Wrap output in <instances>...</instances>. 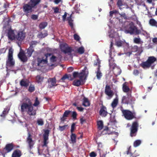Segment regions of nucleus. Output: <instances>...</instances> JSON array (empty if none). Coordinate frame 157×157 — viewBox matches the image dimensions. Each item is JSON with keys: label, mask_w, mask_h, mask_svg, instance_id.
Instances as JSON below:
<instances>
[{"label": "nucleus", "mask_w": 157, "mask_h": 157, "mask_svg": "<svg viewBox=\"0 0 157 157\" xmlns=\"http://www.w3.org/2000/svg\"><path fill=\"white\" fill-rule=\"evenodd\" d=\"M40 0H30L29 4L34 7L38 4Z\"/></svg>", "instance_id": "obj_29"}, {"label": "nucleus", "mask_w": 157, "mask_h": 157, "mask_svg": "<svg viewBox=\"0 0 157 157\" xmlns=\"http://www.w3.org/2000/svg\"><path fill=\"white\" fill-rule=\"evenodd\" d=\"M100 61L99 59L98 58L97 59V61L95 62L94 63V66L95 67V68H97V69H100L101 67Z\"/></svg>", "instance_id": "obj_34"}, {"label": "nucleus", "mask_w": 157, "mask_h": 157, "mask_svg": "<svg viewBox=\"0 0 157 157\" xmlns=\"http://www.w3.org/2000/svg\"><path fill=\"white\" fill-rule=\"evenodd\" d=\"M134 42L136 44H142L143 42L142 41L139 37L135 38L134 39Z\"/></svg>", "instance_id": "obj_38"}, {"label": "nucleus", "mask_w": 157, "mask_h": 157, "mask_svg": "<svg viewBox=\"0 0 157 157\" xmlns=\"http://www.w3.org/2000/svg\"><path fill=\"white\" fill-rule=\"evenodd\" d=\"M156 58L153 56L149 57L147 60L142 62L141 65L142 67L149 68L152 66V64L156 60Z\"/></svg>", "instance_id": "obj_5"}, {"label": "nucleus", "mask_w": 157, "mask_h": 157, "mask_svg": "<svg viewBox=\"0 0 157 157\" xmlns=\"http://www.w3.org/2000/svg\"><path fill=\"white\" fill-rule=\"evenodd\" d=\"M25 33L23 31L18 32L17 35H16L15 40L21 41L25 38Z\"/></svg>", "instance_id": "obj_14"}, {"label": "nucleus", "mask_w": 157, "mask_h": 157, "mask_svg": "<svg viewBox=\"0 0 157 157\" xmlns=\"http://www.w3.org/2000/svg\"><path fill=\"white\" fill-rule=\"evenodd\" d=\"M139 73V72L137 69H135L133 71V73L135 75H138Z\"/></svg>", "instance_id": "obj_62"}, {"label": "nucleus", "mask_w": 157, "mask_h": 157, "mask_svg": "<svg viewBox=\"0 0 157 157\" xmlns=\"http://www.w3.org/2000/svg\"><path fill=\"white\" fill-rule=\"evenodd\" d=\"M71 112V111L69 110H66L64 113L63 117L60 118L61 122H63L66 119L65 117H68Z\"/></svg>", "instance_id": "obj_22"}, {"label": "nucleus", "mask_w": 157, "mask_h": 157, "mask_svg": "<svg viewBox=\"0 0 157 157\" xmlns=\"http://www.w3.org/2000/svg\"><path fill=\"white\" fill-rule=\"evenodd\" d=\"M67 126H68L67 124L64 125L63 126H59V129L61 131H63V130H64L67 127Z\"/></svg>", "instance_id": "obj_49"}, {"label": "nucleus", "mask_w": 157, "mask_h": 157, "mask_svg": "<svg viewBox=\"0 0 157 157\" xmlns=\"http://www.w3.org/2000/svg\"><path fill=\"white\" fill-rule=\"evenodd\" d=\"M138 127L139 124L137 121H135L132 123L130 128V135L131 137L135 136L136 135Z\"/></svg>", "instance_id": "obj_6"}, {"label": "nucleus", "mask_w": 157, "mask_h": 157, "mask_svg": "<svg viewBox=\"0 0 157 157\" xmlns=\"http://www.w3.org/2000/svg\"><path fill=\"white\" fill-rule=\"evenodd\" d=\"M123 42L121 40H119L116 42V45L120 47L121 46Z\"/></svg>", "instance_id": "obj_52"}, {"label": "nucleus", "mask_w": 157, "mask_h": 157, "mask_svg": "<svg viewBox=\"0 0 157 157\" xmlns=\"http://www.w3.org/2000/svg\"><path fill=\"white\" fill-rule=\"evenodd\" d=\"M14 147V144L12 143L7 144L4 148V150H6L5 153H9L13 149Z\"/></svg>", "instance_id": "obj_17"}, {"label": "nucleus", "mask_w": 157, "mask_h": 157, "mask_svg": "<svg viewBox=\"0 0 157 157\" xmlns=\"http://www.w3.org/2000/svg\"><path fill=\"white\" fill-rule=\"evenodd\" d=\"M97 124L99 130H101L103 128V124L102 121H98Z\"/></svg>", "instance_id": "obj_35"}, {"label": "nucleus", "mask_w": 157, "mask_h": 157, "mask_svg": "<svg viewBox=\"0 0 157 157\" xmlns=\"http://www.w3.org/2000/svg\"><path fill=\"white\" fill-rule=\"evenodd\" d=\"M109 37L112 38L114 37L116 33L114 32L113 30H111L110 32L109 33Z\"/></svg>", "instance_id": "obj_50"}, {"label": "nucleus", "mask_w": 157, "mask_h": 157, "mask_svg": "<svg viewBox=\"0 0 157 157\" xmlns=\"http://www.w3.org/2000/svg\"><path fill=\"white\" fill-rule=\"evenodd\" d=\"M10 110L8 107H6L4 109L2 114L1 115V116L3 117H5L6 115L8 113Z\"/></svg>", "instance_id": "obj_32"}, {"label": "nucleus", "mask_w": 157, "mask_h": 157, "mask_svg": "<svg viewBox=\"0 0 157 157\" xmlns=\"http://www.w3.org/2000/svg\"><path fill=\"white\" fill-rule=\"evenodd\" d=\"M22 155L21 151L19 149H16L13 152L12 157H20Z\"/></svg>", "instance_id": "obj_24"}, {"label": "nucleus", "mask_w": 157, "mask_h": 157, "mask_svg": "<svg viewBox=\"0 0 157 157\" xmlns=\"http://www.w3.org/2000/svg\"><path fill=\"white\" fill-rule=\"evenodd\" d=\"M48 82L49 83L48 87L51 88L53 86H57L56 84V79L55 78H49L48 80Z\"/></svg>", "instance_id": "obj_15"}, {"label": "nucleus", "mask_w": 157, "mask_h": 157, "mask_svg": "<svg viewBox=\"0 0 157 157\" xmlns=\"http://www.w3.org/2000/svg\"><path fill=\"white\" fill-rule=\"evenodd\" d=\"M18 56L20 59L23 62H25L27 60V58L23 52H20L18 55Z\"/></svg>", "instance_id": "obj_23"}, {"label": "nucleus", "mask_w": 157, "mask_h": 157, "mask_svg": "<svg viewBox=\"0 0 157 157\" xmlns=\"http://www.w3.org/2000/svg\"><path fill=\"white\" fill-rule=\"evenodd\" d=\"M48 34L47 32H45L44 33H40L39 34L38 37L40 38H43L47 36Z\"/></svg>", "instance_id": "obj_45"}, {"label": "nucleus", "mask_w": 157, "mask_h": 157, "mask_svg": "<svg viewBox=\"0 0 157 157\" xmlns=\"http://www.w3.org/2000/svg\"><path fill=\"white\" fill-rule=\"evenodd\" d=\"M57 58L56 56H52L50 58V60L52 62H54L57 60Z\"/></svg>", "instance_id": "obj_54"}, {"label": "nucleus", "mask_w": 157, "mask_h": 157, "mask_svg": "<svg viewBox=\"0 0 157 157\" xmlns=\"http://www.w3.org/2000/svg\"><path fill=\"white\" fill-rule=\"evenodd\" d=\"M75 128V124L73 123L72 124L71 126V129L70 131L71 133H73Z\"/></svg>", "instance_id": "obj_46"}, {"label": "nucleus", "mask_w": 157, "mask_h": 157, "mask_svg": "<svg viewBox=\"0 0 157 157\" xmlns=\"http://www.w3.org/2000/svg\"><path fill=\"white\" fill-rule=\"evenodd\" d=\"M153 42L155 44H157V37H155L152 39Z\"/></svg>", "instance_id": "obj_64"}, {"label": "nucleus", "mask_w": 157, "mask_h": 157, "mask_svg": "<svg viewBox=\"0 0 157 157\" xmlns=\"http://www.w3.org/2000/svg\"><path fill=\"white\" fill-rule=\"evenodd\" d=\"M13 50L12 48L9 49L8 59L6 61L7 68L12 67L14 65L15 61L13 57Z\"/></svg>", "instance_id": "obj_4"}, {"label": "nucleus", "mask_w": 157, "mask_h": 157, "mask_svg": "<svg viewBox=\"0 0 157 157\" xmlns=\"http://www.w3.org/2000/svg\"><path fill=\"white\" fill-rule=\"evenodd\" d=\"M44 79V77L41 75H37L35 78V82L38 84H42Z\"/></svg>", "instance_id": "obj_21"}, {"label": "nucleus", "mask_w": 157, "mask_h": 157, "mask_svg": "<svg viewBox=\"0 0 157 157\" xmlns=\"http://www.w3.org/2000/svg\"><path fill=\"white\" fill-rule=\"evenodd\" d=\"M88 69H83L80 73L78 72L74 71L72 73L73 77L74 78H80V76H82L83 77H87L89 72Z\"/></svg>", "instance_id": "obj_7"}, {"label": "nucleus", "mask_w": 157, "mask_h": 157, "mask_svg": "<svg viewBox=\"0 0 157 157\" xmlns=\"http://www.w3.org/2000/svg\"><path fill=\"white\" fill-rule=\"evenodd\" d=\"M53 9L54 13H57L59 12V8L57 7L53 8Z\"/></svg>", "instance_id": "obj_59"}, {"label": "nucleus", "mask_w": 157, "mask_h": 157, "mask_svg": "<svg viewBox=\"0 0 157 157\" xmlns=\"http://www.w3.org/2000/svg\"><path fill=\"white\" fill-rule=\"evenodd\" d=\"M64 49H62V51L65 54H67L71 57L73 55L75 54V52L80 54H82L84 52V49L83 47H81L75 49V50L72 49L70 47H69L67 44L65 45Z\"/></svg>", "instance_id": "obj_2"}, {"label": "nucleus", "mask_w": 157, "mask_h": 157, "mask_svg": "<svg viewBox=\"0 0 157 157\" xmlns=\"http://www.w3.org/2000/svg\"><path fill=\"white\" fill-rule=\"evenodd\" d=\"M40 104L37 97H36L34 103L33 104L31 100L29 98L25 99L21 106V111L22 113H25L30 116H35L36 114V109L33 106H37Z\"/></svg>", "instance_id": "obj_1"}, {"label": "nucleus", "mask_w": 157, "mask_h": 157, "mask_svg": "<svg viewBox=\"0 0 157 157\" xmlns=\"http://www.w3.org/2000/svg\"><path fill=\"white\" fill-rule=\"evenodd\" d=\"M90 156L91 157H95L97 156V154L95 152L93 151L90 153Z\"/></svg>", "instance_id": "obj_57"}, {"label": "nucleus", "mask_w": 157, "mask_h": 157, "mask_svg": "<svg viewBox=\"0 0 157 157\" xmlns=\"http://www.w3.org/2000/svg\"><path fill=\"white\" fill-rule=\"evenodd\" d=\"M20 84L21 86L27 87L29 86V83L24 79H23L20 81Z\"/></svg>", "instance_id": "obj_26"}, {"label": "nucleus", "mask_w": 157, "mask_h": 157, "mask_svg": "<svg viewBox=\"0 0 157 157\" xmlns=\"http://www.w3.org/2000/svg\"><path fill=\"white\" fill-rule=\"evenodd\" d=\"M118 103V99L117 97H116L113 101L111 103V106L113 108L115 107Z\"/></svg>", "instance_id": "obj_33"}, {"label": "nucleus", "mask_w": 157, "mask_h": 157, "mask_svg": "<svg viewBox=\"0 0 157 157\" xmlns=\"http://www.w3.org/2000/svg\"><path fill=\"white\" fill-rule=\"evenodd\" d=\"M102 147V144L101 143H99L98 144V149L99 151V153L100 154V157H105V155H101V153L103 152V150L101 149Z\"/></svg>", "instance_id": "obj_27"}, {"label": "nucleus", "mask_w": 157, "mask_h": 157, "mask_svg": "<svg viewBox=\"0 0 157 157\" xmlns=\"http://www.w3.org/2000/svg\"><path fill=\"white\" fill-rule=\"evenodd\" d=\"M122 103L128 104L129 103V101L127 100V98L124 96L122 98Z\"/></svg>", "instance_id": "obj_40"}, {"label": "nucleus", "mask_w": 157, "mask_h": 157, "mask_svg": "<svg viewBox=\"0 0 157 157\" xmlns=\"http://www.w3.org/2000/svg\"><path fill=\"white\" fill-rule=\"evenodd\" d=\"M136 152V151H135L134 153L132 154V152L129 151V150L127 151V155H129L130 157L132 156V157H136V156H139V155L136 154L135 153Z\"/></svg>", "instance_id": "obj_41"}, {"label": "nucleus", "mask_w": 157, "mask_h": 157, "mask_svg": "<svg viewBox=\"0 0 157 157\" xmlns=\"http://www.w3.org/2000/svg\"><path fill=\"white\" fill-rule=\"evenodd\" d=\"M141 144V141L140 140H137L135 141L133 143V146L135 147L138 146Z\"/></svg>", "instance_id": "obj_42"}, {"label": "nucleus", "mask_w": 157, "mask_h": 157, "mask_svg": "<svg viewBox=\"0 0 157 157\" xmlns=\"http://www.w3.org/2000/svg\"><path fill=\"white\" fill-rule=\"evenodd\" d=\"M90 105V102L88 99L84 97L83 99V101L82 103V105L86 107L89 106Z\"/></svg>", "instance_id": "obj_31"}, {"label": "nucleus", "mask_w": 157, "mask_h": 157, "mask_svg": "<svg viewBox=\"0 0 157 157\" xmlns=\"http://www.w3.org/2000/svg\"><path fill=\"white\" fill-rule=\"evenodd\" d=\"M34 51L33 48V47H30L27 50V56L29 57L31 56Z\"/></svg>", "instance_id": "obj_30"}, {"label": "nucleus", "mask_w": 157, "mask_h": 157, "mask_svg": "<svg viewBox=\"0 0 157 157\" xmlns=\"http://www.w3.org/2000/svg\"><path fill=\"white\" fill-rule=\"evenodd\" d=\"M99 115L102 117H105L108 114L106 107L103 105L100 107V109L99 112Z\"/></svg>", "instance_id": "obj_11"}, {"label": "nucleus", "mask_w": 157, "mask_h": 157, "mask_svg": "<svg viewBox=\"0 0 157 157\" xmlns=\"http://www.w3.org/2000/svg\"><path fill=\"white\" fill-rule=\"evenodd\" d=\"M150 24L152 26H157V23L154 19H151L149 21Z\"/></svg>", "instance_id": "obj_44"}, {"label": "nucleus", "mask_w": 157, "mask_h": 157, "mask_svg": "<svg viewBox=\"0 0 157 157\" xmlns=\"http://www.w3.org/2000/svg\"><path fill=\"white\" fill-rule=\"evenodd\" d=\"M38 16L37 15H32L31 16V18L33 20H36L38 18Z\"/></svg>", "instance_id": "obj_60"}, {"label": "nucleus", "mask_w": 157, "mask_h": 157, "mask_svg": "<svg viewBox=\"0 0 157 157\" xmlns=\"http://www.w3.org/2000/svg\"><path fill=\"white\" fill-rule=\"evenodd\" d=\"M122 112L124 117L127 120H130L136 118L135 113H132L129 110H123Z\"/></svg>", "instance_id": "obj_8"}, {"label": "nucleus", "mask_w": 157, "mask_h": 157, "mask_svg": "<svg viewBox=\"0 0 157 157\" xmlns=\"http://www.w3.org/2000/svg\"><path fill=\"white\" fill-rule=\"evenodd\" d=\"M35 90V88L34 85L31 84L29 87V88L28 89V91L29 92L32 93Z\"/></svg>", "instance_id": "obj_39"}, {"label": "nucleus", "mask_w": 157, "mask_h": 157, "mask_svg": "<svg viewBox=\"0 0 157 157\" xmlns=\"http://www.w3.org/2000/svg\"><path fill=\"white\" fill-rule=\"evenodd\" d=\"M67 79L70 81H72L74 79L73 77H72L71 75L65 74L61 78L60 81L64 82H65V80Z\"/></svg>", "instance_id": "obj_20"}, {"label": "nucleus", "mask_w": 157, "mask_h": 157, "mask_svg": "<svg viewBox=\"0 0 157 157\" xmlns=\"http://www.w3.org/2000/svg\"><path fill=\"white\" fill-rule=\"evenodd\" d=\"M49 133V131L48 129L45 130L44 131V133L43 135L44 144L42 145L43 147H47V144L48 143L47 140L48 139Z\"/></svg>", "instance_id": "obj_10"}, {"label": "nucleus", "mask_w": 157, "mask_h": 157, "mask_svg": "<svg viewBox=\"0 0 157 157\" xmlns=\"http://www.w3.org/2000/svg\"><path fill=\"white\" fill-rule=\"evenodd\" d=\"M47 25V23L46 22H43L41 23L39 25V27L40 29H44Z\"/></svg>", "instance_id": "obj_43"}, {"label": "nucleus", "mask_w": 157, "mask_h": 157, "mask_svg": "<svg viewBox=\"0 0 157 157\" xmlns=\"http://www.w3.org/2000/svg\"><path fill=\"white\" fill-rule=\"evenodd\" d=\"M137 31L136 27L135 26L133 23L131 22L127 25L125 27L124 31L126 33L133 34L136 33Z\"/></svg>", "instance_id": "obj_3"}, {"label": "nucleus", "mask_w": 157, "mask_h": 157, "mask_svg": "<svg viewBox=\"0 0 157 157\" xmlns=\"http://www.w3.org/2000/svg\"><path fill=\"white\" fill-rule=\"evenodd\" d=\"M110 122L113 124H115L117 123V121L115 118V117H111L110 120Z\"/></svg>", "instance_id": "obj_48"}, {"label": "nucleus", "mask_w": 157, "mask_h": 157, "mask_svg": "<svg viewBox=\"0 0 157 157\" xmlns=\"http://www.w3.org/2000/svg\"><path fill=\"white\" fill-rule=\"evenodd\" d=\"M86 78H83L82 76H80L79 79L75 80L73 82V85L76 86H78L82 84H83L84 83Z\"/></svg>", "instance_id": "obj_9"}, {"label": "nucleus", "mask_w": 157, "mask_h": 157, "mask_svg": "<svg viewBox=\"0 0 157 157\" xmlns=\"http://www.w3.org/2000/svg\"><path fill=\"white\" fill-rule=\"evenodd\" d=\"M15 32L12 30H10L8 33V36L11 40H15L16 35H15Z\"/></svg>", "instance_id": "obj_18"}, {"label": "nucleus", "mask_w": 157, "mask_h": 157, "mask_svg": "<svg viewBox=\"0 0 157 157\" xmlns=\"http://www.w3.org/2000/svg\"><path fill=\"white\" fill-rule=\"evenodd\" d=\"M77 115V114L76 112L73 111L72 112L71 117H72L73 119L75 120L76 119Z\"/></svg>", "instance_id": "obj_51"}, {"label": "nucleus", "mask_w": 157, "mask_h": 157, "mask_svg": "<svg viewBox=\"0 0 157 157\" xmlns=\"http://www.w3.org/2000/svg\"><path fill=\"white\" fill-rule=\"evenodd\" d=\"M28 136L27 138V142H28L29 146V148L31 149L33 147L34 144L33 141L31 138V136L30 133H28Z\"/></svg>", "instance_id": "obj_19"}, {"label": "nucleus", "mask_w": 157, "mask_h": 157, "mask_svg": "<svg viewBox=\"0 0 157 157\" xmlns=\"http://www.w3.org/2000/svg\"><path fill=\"white\" fill-rule=\"evenodd\" d=\"M67 15V13L66 12H65L64 15L62 16L63 20V21H64L65 20Z\"/></svg>", "instance_id": "obj_63"}, {"label": "nucleus", "mask_w": 157, "mask_h": 157, "mask_svg": "<svg viewBox=\"0 0 157 157\" xmlns=\"http://www.w3.org/2000/svg\"><path fill=\"white\" fill-rule=\"evenodd\" d=\"M105 93L110 98H112L113 95V91L111 90L109 86L106 85L105 87Z\"/></svg>", "instance_id": "obj_16"}, {"label": "nucleus", "mask_w": 157, "mask_h": 157, "mask_svg": "<svg viewBox=\"0 0 157 157\" xmlns=\"http://www.w3.org/2000/svg\"><path fill=\"white\" fill-rule=\"evenodd\" d=\"M112 61L110 60H109V66L111 68V69H115V68H118V66H117L116 64L113 63L112 62L111 63V62Z\"/></svg>", "instance_id": "obj_37"}, {"label": "nucleus", "mask_w": 157, "mask_h": 157, "mask_svg": "<svg viewBox=\"0 0 157 157\" xmlns=\"http://www.w3.org/2000/svg\"><path fill=\"white\" fill-rule=\"evenodd\" d=\"M51 54L50 53H47L45 55V59H43L38 61V66L42 67L46 66L47 63V58L48 56H50Z\"/></svg>", "instance_id": "obj_13"}, {"label": "nucleus", "mask_w": 157, "mask_h": 157, "mask_svg": "<svg viewBox=\"0 0 157 157\" xmlns=\"http://www.w3.org/2000/svg\"><path fill=\"white\" fill-rule=\"evenodd\" d=\"M96 77L98 79H100L102 76V74L100 69H98L96 72Z\"/></svg>", "instance_id": "obj_36"}, {"label": "nucleus", "mask_w": 157, "mask_h": 157, "mask_svg": "<svg viewBox=\"0 0 157 157\" xmlns=\"http://www.w3.org/2000/svg\"><path fill=\"white\" fill-rule=\"evenodd\" d=\"M79 7V5L78 4L75 5V7H74V9L75 10V12L76 13H78L79 10L78 9Z\"/></svg>", "instance_id": "obj_56"}, {"label": "nucleus", "mask_w": 157, "mask_h": 157, "mask_svg": "<svg viewBox=\"0 0 157 157\" xmlns=\"http://www.w3.org/2000/svg\"><path fill=\"white\" fill-rule=\"evenodd\" d=\"M37 123L38 125L42 126L44 124V122L42 119H38L37 121Z\"/></svg>", "instance_id": "obj_47"}, {"label": "nucleus", "mask_w": 157, "mask_h": 157, "mask_svg": "<svg viewBox=\"0 0 157 157\" xmlns=\"http://www.w3.org/2000/svg\"><path fill=\"white\" fill-rule=\"evenodd\" d=\"M117 11L115 10H113V11H110V12H109V14H110V16L111 17H112V16H113V14L114 13H117Z\"/></svg>", "instance_id": "obj_61"}, {"label": "nucleus", "mask_w": 157, "mask_h": 157, "mask_svg": "<svg viewBox=\"0 0 157 157\" xmlns=\"http://www.w3.org/2000/svg\"><path fill=\"white\" fill-rule=\"evenodd\" d=\"M77 136L74 133H71L70 136V139L71 142L70 143L74 144L76 142Z\"/></svg>", "instance_id": "obj_25"}, {"label": "nucleus", "mask_w": 157, "mask_h": 157, "mask_svg": "<svg viewBox=\"0 0 157 157\" xmlns=\"http://www.w3.org/2000/svg\"><path fill=\"white\" fill-rule=\"evenodd\" d=\"M122 90L124 92L127 93L129 91L130 89L127 86L126 82H124L123 85Z\"/></svg>", "instance_id": "obj_28"}, {"label": "nucleus", "mask_w": 157, "mask_h": 157, "mask_svg": "<svg viewBox=\"0 0 157 157\" xmlns=\"http://www.w3.org/2000/svg\"><path fill=\"white\" fill-rule=\"evenodd\" d=\"M34 7L32 5H30L29 3L25 4L23 6V11L27 14L31 13L32 11V9Z\"/></svg>", "instance_id": "obj_12"}, {"label": "nucleus", "mask_w": 157, "mask_h": 157, "mask_svg": "<svg viewBox=\"0 0 157 157\" xmlns=\"http://www.w3.org/2000/svg\"><path fill=\"white\" fill-rule=\"evenodd\" d=\"M74 37L75 40L77 41H78L79 40V36L76 34H75L74 35Z\"/></svg>", "instance_id": "obj_58"}, {"label": "nucleus", "mask_w": 157, "mask_h": 157, "mask_svg": "<svg viewBox=\"0 0 157 157\" xmlns=\"http://www.w3.org/2000/svg\"><path fill=\"white\" fill-rule=\"evenodd\" d=\"M37 43V42L35 41H33L31 42L30 44V47H33H33L35 46V45Z\"/></svg>", "instance_id": "obj_53"}, {"label": "nucleus", "mask_w": 157, "mask_h": 157, "mask_svg": "<svg viewBox=\"0 0 157 157\" xmlns=\"http://www.w3.org/2000/svg\"><path fill=\"white\" fill-rule=\"evenodd\" d=\"M117 4L118 6L119 7L120 9H121L120 7L122 6L123 5L122 1L121 0H118L117 2Z\"/></svg>", "instance_id": "obj_55"}]
</instances>
